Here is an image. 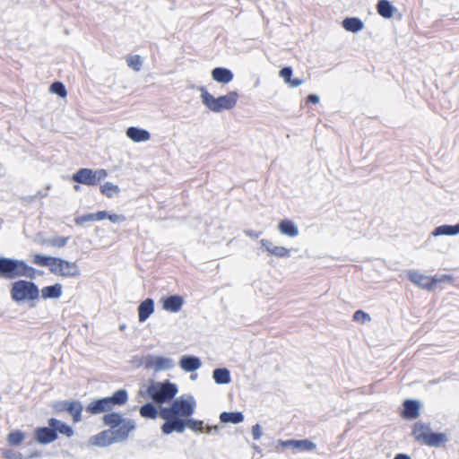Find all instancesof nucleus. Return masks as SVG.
Segmentation results:
<instances>
[{"label":"nucleus","instance_id":"8","mask_svg":"<svg viewBox=\"0 0 459 459\" xmlns=\"http://www.w3.org/2000/svg\"><path fill=\"white\" fill-rule=\"evenodd\" d=\"M108 176L106 169H100L93 170L91 169L82 168L78 169L73 176L72 180L78 184L86 186H96Z\"/></svg>","mask_w":459,"mask_h":459},{"label":"nucleus","instance_id":"39","mask_svg":"<svg viewBox=\"0 0 459 459\" xmlns=\"http://www.w3.org/2000/svg\"><path fill=\"white\" fill-rule=\"evenodd\" d=\"M127 65L133 70L139 72L143 65V60L140 56H129L126 57Z\"/></svg>","mask_w":459,"mask_h":459},{"label":"nucleus","instance_id":"27","mask_svg":"<svg viewBox=\"0 0 459 459\" xmlns=\"http://www.w3.org/2000/svg\"><path fill=\"white\" fill-rule=\"evenodd\" d=\"M430 432L431 428L429 423L416 422L413 425L411 435L414 437L415 440L421 443L423 441L422 437L428 436Z\"/></svg>","mask_w":459,"mask_h":459},{"label":"nucleus","instance_id":"38","mask_svg":"<svg viewBox=\"0 0 459 459\" xmlns=\"http://www.w3.org/2000/svg\"><path fill=\"white\" fill-rule=\"evenodd\" d=\"M186 428H188L195 432H204V421L200 420L192 419V418L186 419Z\"/></svg>","mask_w":459,"mask_h":459},{"label":"nucleus","instance_id":"26","mask_svg":"<svg viewBox=\"0 0 459 459\" xmlns=\"http://www.w3.org/2000/svg\"><path fill=\"white\" fill-rule=\"evenodd\" d=\"M459 234V223L455 225H448L444 224L435 228V230L431 232V236L439 237V236H456Z\"/></svg>","mask_w":459,"mask_h":459},{"label":"nucleus","instance_id":"43","mask_svg":"<svg viewBox=\"0 0 459 459\" xmlns=\"http://www.w3.org/2000/svg\"><path fill=\"white\" fill-rule=\"evenodd\" d=\"M292 73L293 71L290 66H285L281 69L280 76L284 80L286 83H288V82H290Z\"/></svg>","mask_w":459,"mask_h":459},{"label":"nucleus","instance_id":"42","mask_svg":"<svg viewBox=\"0 0 459 459\" xmlns=\"http://www.w3.org/2000/svg\"><path fill=\"white\" fill-rule=\"evenodd\" d=\"M370 316L362 311V310H357L354 314H353V320L354 321H361L362 323H366V322H369L370 321Z\"/></svg>","mask_w":459,"mask_h":459},{"label":"nucleus","instance_id":"49","mask_svg":"<svg viewBox=\"0 0 459 459\" xmlns=\"http://www.w3.org/2000/svg\"><path fill=\"white\" fill-rule=\"evenodd\" d=\"M95 217L97 221H102L108 219V212L107 211H100L95 212Z\"/></svg>","mask_w":459,"mask_h":459},{"label":"nucleus","instance_id":"52","mask_svg":"<svg viewBox=\"0 0 459 459\" xmlns=\"http://www.w3.org/2000/svg\"><path fill=\"white\" fill-rule=\"evenodd\" d=\"M48 195V192L46 190H39L38 191L34 196H35V199L37 198H43V197H46Z\"/></svg>","mask_w":459,"mask_h":459},{"label":"nucleus","instance_id":"24","mask_svg":"<svg viewBox=\"0 0 459 459\" xmlns=\"http://www.w3.org/2000/svg\"><path fill=\"white\" fill-rule=\"evenodd\" d=\"M279 231L285 236L290 238H294L299 235V228L298 226L290 220H282L278 224Z\"/></svg>","mask_w":459,"mask_h":459},{"label":"nucleus","instance_id":"21","mask_svg":"<svg viewBox=\"0 0 459 459\" xmlns=\"http://www.w3.org/2000/svg\"><path fill=\"white\" fill-rule=\"evenodd\" d=\"M154 312V301L152 299H146L138 307V319L141 323L145 322Z\"/></svg>","mask_w":459,"mask_h":459},{"label":"nucleus","instance_id":"50","mask_svg":"<svg viewBox=\"0 0 459 459\" xmlns=\"http://www.w3.org/2000/svg\"><path fill=\"white\" fill-rule=\"evenodd\" d=\"M319 96L316 94H309L307 98V101L312 104H317L319 102Z\"/></svg>","mask_w":459,"mask_h":459},{"label":"nucleus","instance_id":"4","mask_svg":"<svg viewBox=\"0 0 459 459\" xmlns=\"http://www.w3.org/2000/svg\"><path fill=\"white\" fill-rule=\"evenodd\" d=\"M128 400V393L126 389H118L112 395L99 398L87 404L85 410L91 415L100 414L102 412H113L116 406H122Z\"/></svg>","mask_w":459,"mask_h":459},{"label":"nucleus","instance_id":"20","mask_svg":"<svg viewBox=\"0 0 459 459\" xmlns=\"http://www.w3.org/2000/svg\"><path fill=\"white\" fill-rule=\"evenodd\" d=\"M212 78L220 83H229L233 80V73L224 67H215L212 70Z\"/></svg>","mask_w":459,"mask_h":459},{"label":"nucleus","instance_id":"46","mask_svg":"<svg viewBox=\"0 0 459 459\" xmlns=\"http://www.w3.org/2000/svg\"><path fill=\"white\" fill-rule=\"evenodd\" d=\"M71 401H61V402H57L55 405H54V409L56 411H66V408H67V404L66 403H70Z\"/></svg>","mask_w":459,"mask_h":459},{"label":"nucleus","instance_id":"41","mask_svg":"<svg viewBox=\"0 0 459 459\" xmlns=\"http://www.w3.org/2000/svg\"><path fill=\"white\" fill-rule=\"evenodd\" d=\"M95 213H86L82 214L74 219V222L76 225H83L87 222L96 221Z\"/></svg>","mask_w":459,"mask_h":459},{"label":"nucleus","instance_id":"45","mask_svg":"<svg viewBox=\"0 0 459 459\" xmlns=\"http://www.w3.org/2000/svg\"><path fill=\"white\" fill-rule=\"evenodd\" d=\"M263 435L262 427L259 424H255L252 427V436L255 440H258Z\"/></svg>","mask_w":459,"mask_h":459},{"label":"nucleus","instance_id":"3","mask_svg":"<svg viewBox=\"0 0 459 459\" xmlns=\"http://www.w3.org/2000/svg\"><path fill=\"white\" fill-rule=\"evenodd\" d=\"M42 275V271H37L24 260L9 257H0V278L13 280L19 277L35 279L36 273Z\"/></svg>","mask_w":459,"mask_h":459},{"label":"nucleus","instance_id":"48","mask_svg":"<svg viewBox=\"0 0 459 459\" xmlns=\"http://www.w3.org/2000/svg\"><path fill=\"white\" fill-rule=\"evenodd\" d=\"M245 235L252 238H257L262 235V231H255L252 230H246L244 231Z\"/></svg>","mask_w":459,"mask_h":459},{"label":"nucleus","instance_id":"25","mask_svg":"<svg viewBox=\"0 0 459 459\" xmlns=\"http://www.w3.org/2000/svg\"><path fill=\"white\" fill-rule=\"evenodd\" d=\"M63 286L60 283H55L54 285L46 286L39 290L41 297L44 299H56L62 296Z\"/></svg>","mask_w":459,"mask_h":459},{"label":"nucleus","instance_id":"12","mask_svg":"<svg viewBox=\"0 0 459 459\" xmlns=\"http://www.w3.org/2000/svg\"><path fill=\"white\" fill-rule=\"evenodd\" d=\"M407 275L412 283L427 290H431L437 282H441L449 278L448 276H443L442 278L437 276L430 277L417 271H409Z\"/></svg>","mask_w":459,"mask_h":459},{"label":"nucleus","instance_id":"14","mask_svg":"<svg viewBox=\"0 0 459 459\" xmlns=\"http://www.w3.org/2000/svg\"><path fill=\"white\" fill-rule=\"evenodd\" d=\"M180 368L186 372H195L202 366L200 358L194 355H184L178 361Z\"/></svg>","mask_w":459,"mask_h":459},{"label":"nucleus","instance_id":"11","mask_svg":"<svg viewBox=\"0 0 459 459\" xmlns=\"http://www.w3.org/2000/svg\"><path fill=\"white\" fill-rule=\"evenodd\" d=\"M160 416L165 420L161 426V431L165 435H169L172 432L182 433L186 429V419H181L172 413H167L166 411H160Z\"/></svg>","mask_w":459,"mask_h":459},{"label":"nucleus","instance_id":"35","mask_svg":"<svg viewBox=\"0 0 459 459\" xmlns=\"http://www.w3.org/2000/svg\"><path fill=\"white\" fill-rule=\"evenodd\" d=\"M120 188L118 186L111 182H106L100 186V192L108 198L113 197L114 194L119 193Z\"/></svg>","mask_w":459,"mask_h":459},{"label":"nucleus","instance_id":"32","mask_svg":"<svg viewBox=\"0 0 459 459\" xmlns=\"http://www.w3.org/2000/svg\"><path fill=\"white\" fill-rule=\"evenodd\" d=\"M377 10L379 15L389 19L393 16L395 8L388 0H379L377 4Z\"/></svg>","mask_w":459,"mask_h":459},{"label":"nucleus","instance_id":"36","mask_svg":"<svg viewBox=\"0 0 459 459\" xmlns=\"http://www.w3.org/2000/svg\"><path fill=\"white\" fill-rule=\"evenodd\" d=\"M4 456L7 459H30L39 457L40 454L38 451H34L29 455L23 456L22 454L9 449L4 452Z\"/></svg>","mask_w":459,"mask_h":459},{"label":"nucleus","instance_id":"47","mask_svg":"<svg viewBox=\"0 0 459 459\" xmlns=\"http://www.w3.org/2000/svg\"><path fill=\"white\" fill-rule=\"evenodd\" d=\"M304 82V80L303 79H299V78H294V79H290V82H288V85L291 88H297L299 86H300L302 83Z\"/></svg>","mask_w":459,"mask_h":459},{"label":"nucleus","instance_id":"1","mask_svg":"<svg viewBox=\"0 0 459 459\" xmlns=\"http://www.w3.org/2000/svg\"><path fill=\"white\" fill-rule=\"evenodd\" d=\"M102 422L108 429L91 436L89 439L91 446L108 447L113 444L124 443L136 429L134 420L125 418L118 412L106 413L102 417Z\"/></svg>","mask_w":459,"mask_h":459},{"label":"nucleus","instance_id":"29","mask_svg":"<svg viewBox=\"0 0 459 459\" xmlns=\"http://www.w3.org/2000/svg\"><path fill=\"white\" fill-rule=\"evenodd\" d=\"M342 27L347 31L356 33L363 29L364 23L358 17H347L342 21Z\"/></svg>","mask_w":459,"mask_h":459},{"label":"nucleus","instance_id":"34","mask_svg":"<svg viewBox=\"0 0 459 459\" xmlns=\"http://www.w3.org/2000/svg\"><path fill=\"white\" fill-rule=\"evenodd\" d=\"M69 240V237H54L51 238L43 239L40 243L41 245L55 247H64Z\"/></svg>","mask_w":459,"mask_h":459},{"label":"nucleus","instance_id":"18","mask_svg":"<svg viewBox=\"0 0 459 459\" xmlns=\"http://www.w3.org/2000/svg\"><path fill=\"white\" fill-rule=\"evenodd\" d=\"M161 301L163 309L173 313L178 312L184 304V299L179 295L168 296L162 299Z\"/></svg>","mask_w":459,"mask_h":459},{"label":"nucleus","instance_id":"19","mask_svg":"<svg viewBox=\"0 0 459 459\" xmlns=\"http://www.w3.org/2000/svg\"><path fill=\"white\" fill-rule=\"evenodd\" d=\"M281 445L283 447H292L295 449H299L300 451H313L316 449V445L308 440V439H302V440H286V441H281Z\"/></svg>","mask_w":459,"mask_h":459},{"label":"nucleus","instance_id":"55","mask_svg":"<svg viewBox=\"0 0 459 459\" xmlns=\"http://www.w3.org/2000/svg\"><path fill=\"white\" fill-rule=\"evenodd\" d=\"M126 325H120L119 329L123 331L126 329Z\"/></svg>","mask_w":459,"mask_h":459},{"label":"nucleus","instance_id":"53","mask_svg":"<svg viewBox=\"0 0 459 459\" xmlns=\"http://www.w3.org/2000/svg\"><path fill=\"white\" fill-rule=\"evenodd\" d=\"M394 459H411L410 455H406V454H397Z\"/></svg>","mask_w":459,"mask_h":459},{"label":"nucleus","instance_id":"28","mask_svg":"<svg viewBox=\"0 0 459 459\" xmlns=\"http://www.w3.org/2000/svg\"><path fill=\"white\" fill-rule=\"evenodd\" d=\"M212 378L217 385H227L230 383V372L226 368H218L212 371Z\"/></svg>","mask_w":459,"mask_h":459},{"label":"nucleus","instance_id":"54","mask_svg":"<svg viewBox=\"0 0 459 459\" xmlns=\"http://www.w3.org/2000/svg\"><path fill=\"white\" fill-rule=\"evenodd\" d=\"M22 199L26 203H31L32 201L35 200V196L34 195H27V196H23Z\"/></svg>","mask_w":459,"mask_h":459},{"label":"nucleus","instance_id":"44","mask_svg":"<svg viewBox=\"0 0 459 459\" xmlns=\"http://www.w3.org/2000/svg\"><path fill=\"white\" fill-rule=\"evenodd\" d=\"M108 219L113 222V223H121V222H124L126 219V216L123 215V214H109L108 213Z\"/></svg>","mask_w":459,"mask_h":459},{"label":"nucleus","instance_id":"23","mask_svg":"<svg viewBox=\"0 0 459 459\" xmlns=\"http://www.w3.org/2000/svg\"><path fill=\"white\" fill-rule=\"evenodd\" d=\"M48 425L50 427H53L56 433L58 435V433L65 435L68 437H71L74 434V429L67 425L66 423L56 419L51 418L48 420Z\"/></svg>","mask_w":459,"mask_h":459},{"label":"nucleus","instance_id":"33","mask_svg":"<svg viewBox=\"0 0 459 459\" xmlns=\"http://www.w3.org/2000/svg\"><path fill=\"white\" fill-rule=\"evenodd\" d=\"M139 412L143 418L146 419H156L158 414L160 413L153 402L146 403L143 405H142L140 407Z\"/></svg>","mask_w":459,"mask_h":459},{"label":"nucleus","instance_id":"2","mask_svg":"<svg viewBox=\"0 0 459 459\" xmlns=\"http://www.w3.org/2000/svg\"><path fill=\"white\" fill-rule=\"evenodd\" d=\"M32 263L39 266H48L55 275L66 278H76L81 275L76 262H71L61 257L36 254L33 255Z\"/></svg>","mask_w":459,"mask_h":459},{"label":"nucleus","instance_id":"6","mask_svg":"<svg viewBox=\"0 0 459 459\" xmlns=\"http://www.w3.org/2000/svg\"><path fill=\"white\" fill-rule=\"evenodd\" d=\"M146 393L153 403L161 405L171 402L178 393V385L169 380L152 381Z\"/></svg>","mask_w":459,"mask_h":459},{"label":"nucleus","instance_id":"16","mask_svg":"<svg viewBox=\"0 0 459 459\" xmlns=\"http://www.w3.org/2000/svg\"><path fill=\"white\" fill-rule=\"evenodd\" d=\"M422 437L423 441L420 444L431 447H441L448 441L446 435L441 432L431 431L428 436Z\"/></svg>","mask_w":459,"mask_h":459},{"label":"nucleus","instance_id":"9","mask_svg":"<svg viewBox=\"0 0 459 459\" xmlns=\"http://www.w3.org/2000/svg\"><path fill=\"white\" fill-rule=\"evenodd\" d=\"M161 410L167 413H172L178 417L189 418L195 410V401L193 396L189 395L187 399L179 397L173 401L170 407H162Z\"/></svg>","mask_w":459,"mask_h":459},{"label":"nucleus","instance_id":"57","mask_svg":"<svg viewBox=\"0 0 459 459\" xmlns=\"http://www.w3.org/2000/svg\"><path fill=\"white\" fill-rule=\"evenodd\" d=\"M74 189H75L76 191H78V190L80 189V186H79L78 185H75V186H74Z\"/></svg>","mask_w":459,"mask_h":459},{"label":"nucleus","instance_id":"22","mask_svg":"<svg viewBox=\"0 0 459 459\" xmlns=\"http://www.w3.org/2000/svg\"><path fill=\"white\" fill-rule=\"evenodd\" d=\"M126 136L135 143L148 141L151 138V134L145 130L135 126H130L126 129Z\"/></svg>","mask_w":459,"mask_h":459},{"label":"nucleus","instance_id":"30","mask_svg":"<svg viewBox=\"0 0 459 459\" xmlns=\"http://www.w3.org/2000/svg\"><path fill=\"white\" fill-rule=\"evenodd\" d=\"M220 420L222 423L238 424L244 420L241 411H223L220 414Z\"/></svg>","mask_w":459,"mask_h":459},{"label":"nucleus","instance_id":"5","mask_svg":"<svg viewBox=\"0 0 459 459\" xmlns=\"http://www.w3.org/2000/svg\"><path fill=\"white\" fill-rule=\"evenodd\" d=\"M202 103L211 111L221 113L223 110L232 109L238 101L237 91H230L226 95L215 98L204 87L200 88Z\"/></svg>","mask_w":459,"mask_h":459},{"label":"nucleus","instance_id":"56","mask_svg":"<svg viewBox=\"0 0 459 459\" xmlns=\"http://www.w3.org/2000/svg\"><path fill=\"white\" fill-rule=\"evenodd\" d=\"M196 377H197V375H196V374L192 375V376L190 377V378H191L192 380L196 379Z\"/></svg>","mask_w":459,"mask_h":459},{"label":"nucleus","instance_id":"51","mask_svg":"<svg viewBox=\"0 0 459 459\" xmlns=\"http://www.w3.org/2000/svg\"><path fill=\"white\" fill-rule=\"evenodd\" d=\"M218 430H219V426H217V425L204 427V431L208 434H212L214 432H218Z\"/></svg>","mask_w":459,"mask_h":459},{"label":"nucleus","instance_id":"40","mask_svg":"<svg viewBox=\"0 0 459 459\" xmlns=\"http://www.w3.org/2000/svg\"><path fill=\"white\" fill-rule=\"evenodd\" d=\"M50 91L60 98H65L67 95L65 86L61 82H54L50 85Z\"/></svg>","mask_w":459,"mask_h":459},{"label":"nucleus","instance_id":"13","mask_svg":"<svg viewBox=\"0 0 459 459\" xmlns=\"http://www.w3.org/2000/svg\"><path fill=\"white\" fill-rule=\"evenodd\" d=\"M58 436L53 427H39L34 431V439L40 445H48L57 439Z\"/></svg>","mask_w":459,"mask_h":459},{"label":"nucleus","instance_id":"17","mask_svg":"<svg viewBox=\"0 0 459 459\" xmlns=\"http://www.w3.org/2000/svg\"><path fill=\"white\" fill-rule=\"evenodd\" d=\"M260 244L262 247H264L266 251L276 257H290V250L280 246H274L270 240L268 239H261Z\"/></svg>","mask_w":459,"mask_h":459},{"label":"nucleus","instance_id":"7","mask_svg":"<svg viewBox=\"0 0 459 459\" xmlns=\"http://www.w3.org/2000/svg\"><path fill=\"white\" fill-rule=\"evenodd\" d=\"M11 297L15 302L35 300L39 298V290L36 283L25 280H19L12 284Z\"/></svg>","mask_w":459,"mask_h":459},{"label":"nucleus","instance_id":"58","mask_svg":"<svg viewBox=\"0 0 459 459\" xmlns=\"http://www.w3.org/2000/svg\"><path fill=\"white\" fill-rule=\"evenodd\" d=\"M255 450H258V446H254Z\"/></svg>","mask_w":459,"mask_h":459},{"label":"nucleus","instance_id":"15","mask_svg":"<svg viewBox=\"0 0 459 459\" xmlns=\"http://www.w3.org/2000/svg\"><path fill=\"white\" fill-rule=\"evenodd\" d=\"M420 402L417 400L408 399L403 402V408L402 411L403 418L406 420H414L420 414Z\"/></svg>","mask_w":459,"mask_h":459},{"label":"nucleus","instance_id":"10","mask_svg":"<svg viewBox=\"0 0 459 459\" xmlns=\"http://www.w3.org/2000/svg\"><path fill=\"white\" fill-rule=\"evenodd\" d=\"M145 369H152L155 372L170 370L175 367L174 360L170 358L148 354L142 360Z\"/></svg>","mask_w":459,"mask_h":459},{"label":"nucleus","instance_id":"37","mask_svg":"<svg viewBox=\"0 0 459 459\" xmlns=\"http://www.w3.org/2000/svg\"><path fill=\"white\" fill-rule=\"evenodd\" d=\"M25 438V434L21 430H15L9 433L7 442L11 446L20 445Z\"/></svg>","mask_w":459,"mask_h":459},{"label":"nucleus","instance_id":"31","mask_svg":"<svg viewBox=\"0 0 459 459\" xmlns=\"http://www.w3.org/2000/svg\"><path fill=\"white\" fill-rule=\"evenodd\" d=\"M66 411L72 415L73 420L77 423L82 420V411L83 410L82 404L79 401H71L70 403H66Z\"/></svg>","mask_w":459,"mask_h":459}]
</instances>
